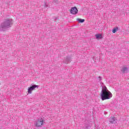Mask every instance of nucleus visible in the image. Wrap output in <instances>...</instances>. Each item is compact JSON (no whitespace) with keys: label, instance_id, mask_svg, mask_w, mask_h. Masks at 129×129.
<instances>
[{"label":"nucleus","instance_id":"1","mask_svg":"<svg viewBox=\"0 0 129 129\" xmlns=\"http://www.w3.org/2000/svg\"><path fill=\"white\" fill-rule=\"evenodd\" d=\"M100 97L102 100H106V99H110L111 97H112V94L107 90V88L104 86L102 87V91L101 92Z\"/></svg>","mask_w":129,"mask_h":129},{"label":"nucleus","instance_id":"2","mask_svg":"<svg viewBox=\"0 0 129 129\" xmlns=\"http://www.w3.org/2000/svg\"><path fill=\"white\" fill-rule=\"evenodd\" d=\"M13 20L7 19L5 22L3 23L0 26V31H6V29L11 28L13 25Z\"/></svg>","mask_w":129,"mask_h":129},{"label":"nucleus","instance_id":"3","mask_svg":"<svg viewBox=\"0 0 129 129\" xmlns=\"http://www.w3.org/2000/svg\"><path fill=\"white\" fill-rule=\"evenodd\" d=\"M44 123V119L43 118H39L37 119L35 123V126L36 127H42L43 124Z\"/></svg>","mask_w":129,"mask_h":129},{"label":"nucleus","instance_id":"4","mask_svg":"<svg viewBox=\"0 0 129 129\" xmlns=\"http://www.w3.org/2000/svg\"><path fill=\"white\" fill-rule=\"evenodd\" d=\"M39 86L38 85H33L32 86H31L30 87L28 88V92L29 94H31L32 93V91H33V90H35V88H38Z\"/></svg>","mask_w":129,"mask_h":129},{"label":"nucleus","instance_id":"5","mask_svg":"<svg viewBox=\"0 0 129 129\" xmlns=\"http://www.w3.org/2000/svg\"><path fill=\"white\" fill-rule=\"evenodd\" d=\"M78 13V10L77 9V8L76 7H73L71 9V14L72 15H76Z\"/></svg>","mask_w":129,"mask_h":129},{"label":"nucleus","instance_id":"6","mask_svg":"<svg viewBox=\"0 0 129 129\" xmlns=\"http://www.w3.org/2000/svg\"><path fill=\"white\" fill-rule=\"evenodd\" d=\"M109 122L110 123H116V118L115 117H111L109 119Z\"/></svg>","mask_w":129,"mask_h":129},{"label":"nucleus","instance_id":"7","mask_svg":"<svg viewBox=\"0 0 129 129\" xmlns=\"http://www.w3.org/2000/svg\"><path fill=\"white\" fill-rule=\"evenodd\" d=\"M128 70V69L127 68V67H123L121 70V71L123 73H126V72H127Z\"/></svg>","mask_w":129,"mask_h":129},{"label":"nucleus","instance_id":"8","mask_svg":"<svg viewBox=\"0 0 129 129\" xmlns=\"http://www.w3.org/2000/svg\"><path fill=\"white\" fill-rule=\"evenodd\" d=\"M95 37L97 40H99V39H102V35L101 34H96Z\"/></svg>","mask_w":129,"mask_h":129},{"label":"nucleus","instance_id":"9","mask_svg":"<svg viewBox=\"0 0 129 129\" xmlns=\"http://www.w3.org/2000/svg\"><path fill=\"white\" fill-rule=\"evenodd\" d=\"M69 62H70V57L67 56V58L64 59V63L68 64Z\"/></svg>","mask_w":129,"mask_h":129},{"label":"nucleus","instance_id":"10","mask_svg":"<svg viewBox=\"0 0 129 129\" xmlns=\"http://www.w3.org/2000/svg\"><path fill=\"white\" fill-rule=\"evenodd\" d=\"M77 21H79V23H84L85 22V20L81 19H78Z\"/></svg>","mask_w":129,"mask_h":129},{"label":"nucleus","instance_id":"11","mask_svg":"<svg viewBox=\"0 0 129 129\" xmlns=\"http://www.w3.org/2000/svg\"><path fill=\"white\" fill-rule=\"evenodd\" d=\"M117 30H118V27H116L113 28L112 30V33L114 34V33H115L116 31H117Z\"/></svg>","mask_w":129,"mask_h":129},{"label":"nucleus","instance_id":"12","mask_svg":"<svg viewBox=\"0 0 129 129\" xmlns=\"http://www.w3.org/2000/svg\"><path fill=\"white\" fill-rule=\"evenodd\" d=\"M44 8H48V5H47V3H44Z\"/></svg>","mask_w":129,"mask_h":129},{"label":"nucleus","instance_id":"13","mask_svg":"<svg viewBox=\"0 0 129 129\" xmlns=\"http://www.w3.org/2000/svg\"><path fill=\"white\" fill-rule=\"evenodd\" d=\"M98 79H99V81H101V77H98Z\"/></svg>","mask_w":129,"mask_h":129}]
</instances>
